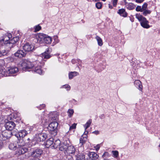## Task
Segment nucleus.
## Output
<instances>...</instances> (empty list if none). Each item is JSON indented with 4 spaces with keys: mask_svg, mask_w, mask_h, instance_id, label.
<instances>
[{
    "mask_svg": "<svg viewBox=\"0 0 160 160\" xmlns=\"http://www.w3.org/2000/svg\"><path fill=\"white\" fill-rule=\"evenodd\" d=\"M12 35L10 33L7 32L0 38V44L5 45L8 49H11L15 46V44L19 40V37L17 36L10 39Z\"/></svg>",
    "mask_w": 160,
    "mask_h": 160,
    "instance_id": "1",
    "label": "nucleus"
},
{
    "mask_svg": "<svg viewBox=\"0 0 160 160\" xmlns=\"http://www.w3.org/2000/svg\"><path fill=\"white\" fill-rule=\"evenodd\" d=\"M43 153L42 149L36 148L31 150L30 152V156L33 158L31 160H40L41 155Z\"/></svg>",
    "mask_w": 160,
    "mask_h": 160,
    "instance_id": "2",
    "label": "nucleus"
},
{
    "mask_svg": "<svg viewBox=\"0 0 160 160\" xmlns=\"http://www.w3.org/2000/svg\"><path fill=\"white\" fill-rule=\"evenodd\" d=\"M136 18L140 22L141 26L144 28H148L150 26L148 24L149 22L147 20L146 18L143 17L140 14H136Z\"/></svg>",
    "mask_w": 160,
    "mask_h": 160,
    "instance_id": "3",
    "label": "nucleus"
},
{
    "mask_svg": "<svg viewBox=\"0 0 160 160\" xmlns=\"http://www.w3.org/2000/svg\"><path fill=\"white\" fill-rule=\"evenodd\" d=\"M58 125L57 122H51L48 127V131L53 136H55L57 134Z\"/></svg>",
    "mask_w": 160,
    "mask_h": 160,
    "instance_id": "4",
    "label": "nucleus"
},
{
    "mask_svg": "<svg viewBox=\"0 0 160 160\" xmlns=\"http://www.w3.org/2000/svg\"><path fill=\"white\" fill-rule=\"evenodd\" d=\"M33 66V64L31 62L27 60L22 61L20 64V68L24 71H27L28 69L32 68Z\"/></svg>",
    "mask_w": 160,
    "mask_h": 160,
    "instance_id": "5",
    "label": "nucleus"
},
{
    "mask_svg": "<svg viewBox=\"0 0 160 160\" xmlns=\"http://www.w3.org/2000/svg\"><path fill=\"white\" fill-rule=\"evenodd\" d=\"M12 135V132L9 131H3L0 135V140L1 141L6 140L11 137Z\"/></svg>",
    "mask_w": 160,
    "mask_h": 160,
    "instance_id": "6",
    "label": "nucleus"
},
{
    "mask_svg": "<svg viewBox=\"0 0 160 160\" xmlns=\"http://www.w3.org/2000/svg\"><path fill=\"white\" fill-rule=\"evenodd\" d=\"M5 127L6 129L10 131L13 129L15 127L16 124L12 121H9L7 119L5 120Z\"/></svg>",
    "mask_w": 160,
    "mask_h": 160,
    "instance_id": "7",
    "label": "nucleus"
},
{
    "mask_svg": "<svg viewBox=\"0 0 160 160\" xmlns=\"http://www.w3.org/2000/svg\"><path fill=\"white\" fill-rule=\"evenodd\" d=\"M48 135L47 133H41L36 135V140L38 142H42L48 137Z\"/></svg>",
    "mask_w": 160,
    "mask_h": 160,
    "instance_id": "8",
    "label": "nucleus"
},
{
    "mask_svg": "<svg viewBox=\"0 0 160 160\" xmlns=\"http://www.w3.org/2000/svg\"><path fill=\"white\" fill-rule=\"evenodd\" d=\"M76 151V149L74 146L71 145L68 146L65 154L72 157L75 155Z\"/></svg>",
    "mask_w": 160,
    "mask_h": 160,
    "instance_id": "9",
    "label": "nucleus"
},
{
    "mask_svg": "<svg viewBox=\"0 0 160 160\" xmlns=\"http://www.w3.org/2000/svg\"><path fill=\"white\" fill-rule=\"evenodd\" d=\"M18 149L16 151L15 154L17 156L23 154L28 151V149L23 147H18Z\"/></svg>",
    "mask_w": 160,
    "mask_h": 160,
    "instance_id": "10",
    "label": "nucleus"
},
{
    "mask_svg": "<svg viewBox=\"0 0 160 160\" xmlns=\"http://www.w3.org/2000/svg\"><path fill=\"white\" fill-rule=\"evenodd\" d=\"M51 51V49L50 48H48L46 49V51L42 53L41 55L42 58L44 59H49L51 56L50 54V53Z\"/></svg>",
    "mask_w": 160,
    "mask_h": 160,
    "instance_id": "11",
    "label": "nucleus"
},
{
    "mask_svg": "<svg viewBox=\"0 0 160 160\" xmlns=\"http://www.w3.org/2000/svg\"><path fill=\"white\" fill-rule=\"evenodd\" d=\"M18 68L17 67H10L8 68L7 70L8 72V76L9 74H13L18 71Z\"/></svg>",
    "mask_w": 160,
    "mask_h": 160,
    "instance_id": "12",
    "label": "nucleus"
},
{
    "mask_svg": "<svg viewBox=\"0 0 160 160\" xmlns=\"http://www.w3.org/2000/svg\"><path fill=\"white\" fill-rule=\"evenodd\" d=\"M68 146L69 144L65 141L60 144L59 146V149L60 151H64L65 153L67 150Z\"/></svg>",
    "mask_w": 160,
    "mask_h": 160,
    "instance_id": "13",
    "label": "nucleus"
},
{
    "mask_svg": "<svg viewBox=\"0 0 160 160\" xmlns=\"http://www.w3.org/2000/svg\"><path fill=\"white\" fill-rule=\"evenodd\" d=\"M123 3L125 7L129 10H132L134 9L135 6L132 3H128L126 2V0H123Z\"/></svg>",
    "mask_w": 160,
    "mask_h": 160,
    "instance_id": "14",
    "label": "nucleus"
},
{
    "mask_svg": "<svg viewBox=\"0 0 160 160\" xmlns=\"http://www.w3.org/2000/svg\"><path fill=\"white\" fill-rule=\"evenodd\" d=\"M23 50L26 52L32 51L34 48L33 46L28 43L25 44L23 47Z\"/></svg>",
    "mask_w": 160,
    "mask_h": 160,
    "instance_id": "15",
    "label": "nucleus"
},
{
    "mask_svg": "<svg viewBox=\"0 0 160 160\" xmlns=\"http://www.w3.org/2000/svg\"><path fill=\"white\" fill-rule=\"evenodd\" d=\"M44 36L45 34L43 33H39L36 36V39L37 40V42L40 43L44 41Z\"/></svg>",
    "mask_w": 160,
    "mask_h": 160,
    "instance_id": "16",
    "label": "nucleus"
},
{
    "mask_svg": "<svg viewBox=\"0 0 160 160\" xmlns=\"http://www.w3.org/2000/svg\"><path fill=\"white\" fill-rule=\"evenodd\" d=\"M48 116L52 120H57L58 118V115L56 112H51L48 114Z\"/></svg>",
    "mask_w": 160,
    "mask_h": 160,
    "instance_id": "17",
    "label": "nucleus"
},
{
    "mask_svg": "<svg viewBox=\"0 0 160 160\" xmlns=\"http://www.w3.org/2000/svg\"><path fill=\"white\" fill-rule=\"evenodd\" d=\"M26 54V53L22 50H18L14 54L16 57L21 58L25 56Z\"/></svg>",
    "mask_w": 160,
    "mask_h": 160,
    "instance_id": "18",
    "label": "nucleus"
},
{
    "mask_svg": "<svg viewBox=\"0 0 160 160\" xmlns=\"http://www.w3.org/2000/svg\"><path fill=\"white\" fill-rule=\"evenodd\" d=\"M134 84L136 87L138 88L140 91H142V86L141 82L138 80H135L134 82Z\"/></svg>",
    "mask_w": 160,
    "mask_h": 160,
    "instance_id": "19",
    "label": "nucleus"
},
{
    "mask_svg": "<svg viewBox=\"0 0 160 160\" xmlns=\"http://www.w3.org/2000/svg\"><path fill=\"white\" fill-rule=\"evenodd\" d=\"M88 156L92 160H96L98 158V155L96 153L93 152H90Z\"/></svg>",
    "mask_w": 160,
    "mask_h": 160,
    "instance_id": "20",
    "label": "nucleus"
},
{
    "mask_svg": "<svg viewBox=\"0 0 160 160\" xmlns=\"http://www.w3.org/2000/svg\"><path fill=\"white\" fill-rule=\"evenodd\" d=\"M0 76H8V72L3 67H0Z\"/></svg>",
    "mask_w": 160,
    "mask_h": 160,
    "instance_id": "21",
    "label": "nucleus"
},
{
    "mask_svg": "<svg viewBox=\"0 0 160 160\" xmlns=\"http://www.w3.org/2000/svg\"><path fill=\"white\" fill-rule=\"evenodd\" d=\"M118 13L121 16L126 17L127 16V13L124 9L122 8L118 10Z\"/></svg>",
    "mask_w": 160,
    "mask_h": 160,
    "instance_id": "22",
    "label": "nucleus"
},
{
    "mask_svg": "<svg viewBox=\"0 0 160 160\" xmlns=\"http://www.w3.org/2000/svg\"><path fill=\"white\" fill-rule=\"evenodd\" d=\"M52 41V38H51L45 34V36H44L43 42L46 44H50L51 43Z\"/></svg>",
    "mask_w": 160,
    "mask_h": 160,
    "instance_id": "23",
    "label": "nucleus"
},
{
    "mask_svg": "<svg viewBox=\"0 0 160 160\" xmlns=\"http://www.w3.org/2000/svg\"><path fill=\"white\" fill-rule=\"evenodd\" d=\"M28 133V132L26 130H23L20 131L18 133V135L20 138H23L27 135Z\"/></svg>",
    "mask_w": 160,
    "mask_h": 160,
    "instance_id": "24",
    "label": "nucleus"
},
{
    "mask_svg": "<svg viewBox=\"0 0 160 160\" xmlns=\"http://www.w3.org/2000/svg\"><path fill=\"white\" fill-rule=\"evenodd\" d=\"M87 136L86 134L83 135L80 139V143L82 146L84 143H85L87 140Z\"/></svg>",
    "mask_w": 160,
    "mask_h": 160,
    "instance_id": "25",
    "label": "nucleus"
},
{
    "mask_svg": "<svg viewBox=\"0 0 160 160\" xmlns=\"http://www.w3.org/2000/svg\"><path fill=\"white\" fill-rule=\"evenodd\" d=\"M79 75V73L77 72H71L68 74V77L69 79H71Z\"/></svg>",
    "mask_w": 160,
    "mask_h": 160,
    "instance_id": "26",
    "label": "nucleus"
},
{
    "mask_svg": "<svg viewBox=\"0 0 160 160\" xmlns=\"http://www.w3.org/2000/svg\"><path fill=\"white\" fill-rule=\"evenodd\" d=\"M17 144L18 147H23L25 145V143L22 138H20L18 141L17 143Z\"/></svg>",
    "mask_w": 160,
    "mask_h": 160,
    "instance_id": "27",
    "label": "nucleus"
},
{
    "mask_svg": "<svg viewBox=\"0 0 160 160\" xmlns=\"http://www.w3.org/2000/svg\"><path fill=\"white\" fill-rule=\"evenodd\" d=\"M9 148L12 150H16L18 148L17 143H11L9 145Z\"/></svg>",
    "mask_w": 160,
    "mask_h": 160,
    "instance_id": "28",
    "label": "nucleus"
},
{
    "mask_svg": "<svg viewBox=\"0 0 160 160\" xmlns=\"http://www.w3.org/2000/svg\"><path fill=\"white\" fill-rule=\"evenodd\" d=\"M54 143L53 139L52 138H50L47 140L46 142V146L47 147H48L53 144Z\"/></svg>",
    "mask_w": 160,
    "mask_h": 160,
    "instance_id": "29",
    "label": "nucleus"
},
{
    "mask_svg": "<svg viewBox=\"0 0 160 160\" xmlns=\"http://www.w3.org/2000/svg\"><path fill=\"white\" fill-rule=\"evenodd\" d=\"M76 160H85L84 155L82 154H79L78 155H75Z\"/></svg>",
    "mask_w": 160,
    "mask_h": 160,
    "instance_id": "30",
    "label": "nucleus"
},
{
    "mask_svg": "<svg viewBox=\"0 0 160 160\" xmlns=\"http://www.w3.org/2000/svg\"><path fill=\"white\" fill-rule=\"evenodd\" d=\"M95 39H96L98 42V45L100 46H102L103 45V42L102 39L98 36H97L96 37Z\"/></svg>",
    "mask_w": 160,
    "mask_h": 160,
    "instance_id": "31",
    "label": "nucleus"
},
{
    "mask_svg": "<svg viewBox=\"0 0 160 160\" xmlns=\"http://www.w3.org/2000/svg\"><path fill=\"white\" fill-rule=\"evenodd\" d=\"M34 72L40 74H42V72L41 69V67L40 66L36 67L35 68Z\"/></svg>",
    "mask_w": 160,
    "mask_h": 160,
    "instance_id": "32",
    "label": "nucleus"
},
{
    "mask_svg": "<svg viewBox=\"0 0 160 160\" xmlns=\"http://www.w3.org/2000/svg\"><path fill=\"white\" fill-rule=\"evenodd\" d=\"M92 119H90L84 125V127L85 130L90 126L92 123Z\"/></svg>",
    "mask_w": 160,
    "mask_h": 160,
    "instance_id": "33",
    "label": "nucleus"
},
{
    "mask_svg": "<svg viewBox=\"0 0 160 160\" xmlns=\"http://www.w3.org/2000/svg\"><path fill=\"white\" fill-rule=\"evenodd\" d=\"M143 14L145 16H146L148 14H149L151 13V11L150 10L146 9L143 11Z\"/></svg>",
    "mask_w": 160,
    "mask_h": 160,
    "instance_id": "34",
    "label": "nucleus"
},
{
    "mask_svg": "<svg viewBox=\"0 0 160 160\" xmlns=\"http://www.w3.org/2000/svg\"><path fill=\"white\" fill-rule=\"evenodd\" d=\"M67 112L68 114V116L69 117H71L73 114L74 111H73V109H69L68 110Z\"/></svg>",
    "mask_w": 160,
    "mask_h": 160,
    "instance_id": "35",
    "label": "nucleus"
},
{
    "mask_svg": "<svg viewBox=\"0 0 160 160\" xmlns=\"http://www.w3.org/2000/svg\"><path fill=\"white\" fill-rule=\"evenodd\" d=\"M60 141L59 140H57L55 141V142L54 143V145H53V147L54 148H56L58 145H59L60 144Z\"/></svg>",
    "mask_w": 160,
    "mask_h": 160,
    "instance_id": "36",
    "label": "nucleus"
},
{
    "mask_svg": "<svg viewBox=\"0 0 160 160\" xmlns=\"http://www.w3.org/2000/svg\"><path fill=\"white\" fill-rule=\"evenodd\" d=\"M53 39L54 40V42L55 44L58 43L59 42V40L58 39V37L57 36H55L53 37Z\"/></svg>",
    "mask_w": 160,
    "mask_h": 160,
    "instance_id": "37",
    "label": "nucleus"
},
{
    "mask_svg": "<svg viewBox=\"0 0 160 160\" xmlns=\"http://www.w3.org/2000/svg\"><path fill=\"white\" fill-rule=\"evenodd\" d=\"M41 29V27L39 25L36 26L34 27V32H37L39 31Z\"/></svg>",
    "mask_w": 160,
    "mask_h": 160,
    "instance_id": "38",
    "label": "nucleus"
},
{
    "mask_svg": "<svg viewBox=\"0 0 160 160\" xmlns=\"http://www.w3.org/2000/svg\"><path fill=\"white\" fill-rule=\"evenodd\" d=\"M113 155L115 158H117L118 156V151H115L112 152Z\"/></svg>",
    "mask_w": 160,
    "mask_h": 160,
    "instance_id": "39",
    "label": "nucleus"
},
{
    "mask_svg": "<svg viewBox=\"0 0 160 160\" xmlns=\"http://www.w3.org/2000/svg\"><path fill=\"white\" fill-rule=\"evenodd\" d=\"M148 6V4L146 3H144L141 7L142 11L146 9Z\"/></svg>",
    "mask_w": 160,
    "mask_h": 160,
    "instance_id": "40",
    "label": "nucleus"
},
{
    "mask_svg": "<svg viewBox=\"0 0 160 160\" xmlns=\"http://www.w3.org/2000/svg\"><path fill=\"white\" fill-rule=\"evenodd\" d=\"M96 6L98 9H100L102 7V4L100 2H98L96 4Z\"/></svg>",
    "mask_w": 160,
    "mask_h": 160,
    "instance_id": "41",
    "label": "nucleus"
},
{
    "mask_svg": "<svg viewBox=\"0 0 160 160\" xmlns=\"http://www.w3.org/2000/svg\"><path fill=\"white\" fill-rule=\"evenodd\" d=\"M62 88H66L68 91L70 90L71 88L70 86L68 85H63L62 86Z\"/></svg>",
    "mask_w": 160,
    "mask_h": 160,
    "instance_id": "42",
    "label": "nucleus"
},
{
    "mask_svg": "<svg viewBox=\"0 0 160 160\" xmlns=\"http://www.w3.org/2000/svg\"><path fill=\"white\" fill-rule=\"evenodd\" d=\"M136 10L138 12H142V9L141 7L139 6H138L136 8Z\"/></svg>",
    "mask_w": 160,
    "mask_h": 160,
    "instance_id": "43",
    "label": "nucleus"
},
{
    "mask_svg": "<svg viewBox=\"0 0 160 160\" xmlns=\"http://www.w3.org/2000/svg\"><path fill=\"white\" fill-rule=\"evenodd\" d=\"M108 153L107 152H105L102 155V157L103 159L106 158L108 157Z\"/></svg>",
    "mask_w": 160,
    "mask_h": 160,
    "instance_id": "44",
    "label": "nucleus"
},
{
    "mask_svg": "<svg viewBox=\"0 0 160 160\" xmlns=\"http://www.w3.org/2000/svg\"><path fill=\"white\" fill-rule=\"evenodd\" d=\"M76 124L75 123L73 124L70 127V129H75L76 128Z\"/></svg>",
    "mask_w": 160,
    "mask_h": 160,
    "instance_id": "45",
    "label": "nucleus"
},
{
    "mask_svg": "<svg viewBox=\"0 0 160 160\" xmlns=\"http://www.w3.org/2000/svg\"><path fill=\"white\" fill-rule=\"evenodd\" d=\"M118 0H113L112 4L114 6H116L117 4Z\"/></svg>",
    "mask_w": 160,
    "mask_h": 160,
    "instance_id": "46",
    "label": "nucleus"
},
{
    "mask_svg": "<svg viewBox=\"0 0 160 160\" xmlns=\"http://www.w3.org/2000/svg\"><path fill=\"white\" fill-rule=\"evenodd\" d=\"M94 148L96 149V150H98L100 148V145L99 144H98L97 146H95Z\"/></svg>",
    "mask_w": 160,
    "mask_h": 160,
    "instance_id": "47",
    "label": "nucleus"
},
{
    "mask_svg": "<svg viewBox=\"0 0 160 160\" xmlns=\"http://www.w3.org/2000/svg\"><path fill=\"white\" fill-rule=\"evenodd\" d=\"M45 107V104H42V105H41L40 106V107L39 108V109L40 110L42 108H44V107Z\"/></svg>",
    "mask_w": 160,
    "mask_h": 160,
    "instance_id": "48",
    "label": "nucleus"
},
{
    "mask_svg": "<svg viewBox=\"0 0 160 160\" xmlns=\"http://www.w3.org/2000/svg\"><path fill=\"white\" fill-rule=\"evenodd\" d=\"M144 0H135L136 2L139 3H141Z\"/></svg>",
    "mask_w": 160,
    "mask_h": 160,
    "instance_id": "49",
    "label": "nucleus"
},
{
    "mask_svg": "<svg viewBox=\"0 0 160 160\" xmlns=\"http://www.w3.org/2000/svg\"><path fill=\"white\" fill-rule=\"evenodd\" d=\"M3 145V142L2 141H0V149L2 147Z\"/></svg>",
    "mask_w": 160,
    "mask_h": 160,
    "instance_id": "50",
    "label": "nucleus"
},
{
    "mask_svg": "<svg viewBox=\"0 0 160 160\" xmlns=\"http://www.w3.org/2000/svg\"><path fill=\"white\" fill-rule=\"evenodd\" d=\"M93 133L95 134L96 135H98L99 134V132L98 131H95L92 132Z\"/></svg>",
    "mask_w": 160,
    "mask_h": 160,
    "instance_id": "51",
    "label": "nucleus"
},
{
    "mask_svg": "<svg viewBox=\"0 0 160 160\" xmlns=\"http://www.w3.org/2000/svg\"><path fill=\"white\" fill-rule=\"evenodd\" d=\"M99 118L101 119H103L104 118V114H102V115H101L100 116H99Z\"/></svg>",
    "mask_w": 160,
    "mask_h": 160,
    "instance_id": "52",
    "label": "nucleus"
},
{
    "mask_svg": "<svg viewBox=\"0 0 160 160\" xmlns=\"http://www.w3.org/2000/svg\"><path fill=\"white\" fill-rule=\"evenodd\" d=\"M72 62L73 63H74V60H72Z\"/></svg>",
    "mask_w": 160,
    "mask_h": 160,
    "instance_id": "53",
    "label": "nucleus"
},
{
    "mask_svg": "<svg viewBox=\"0 0 160 160\" xmlns=\"http://www.w3.org/2000/svg\"><path fill=\"white\" fill-rule=\"evenodd\" d=\"M2 55V53H1V52L0 51V57Z\"/></svg>",
    "mask_w": 160,
    "mask_h": 160,
    "instance_id": "54",
    "label": "nucleus"
},
{
    "mask_svg": "<svg viewBox=\"0 0 160 160\" xmlns=\"http://www.w3.org/2000/svg\"><path fill=\"white\" fill-rule=\"evenodd\" d=\"M103 160H109V159L107 158H104Z\"/></svg>",
    "mask_w": 160,
    "mask_h": 160,
    "instance_id": "55",
    "label": "nucleus"
},
{
    "mask_svg": "<svg viewBox=\"0 0 160 160\" xmlns=\"http://www.w3.org/2000/svg\"><path fill=\"white\" fill-rule=\"evenodd\" d=\"M78 60V61L79 62L80 61V62H81V61L79 59H78L77 60Z\"/></svg>",
    "mask_w": 160,
    "mask_h": 160,
    "instance_id": "56",
    "label": "nucleus"
},
{
    "mask_svg": "<svg viewBox=\"0 0 160 160\" xmlns=\"http://www.w3.org/2000/svg\"><path fill=\"white\" fill-rule=\"evenodd\" d=\"M103 1H106V0H102Z\"/></svg>",
    "mask_w": 160,
    "mask_h": 160,
    "instance_id": "57",
    "label": "nucleus"
},
{
    "mask_svg": "<svg viewBox=\"0 0 160 160\" xmlns=\"http://www.w3.org/2000/svg\"><path fill=\"white\" fill-rule=\"evenodd\" d=\"M82 22H83V23H84V21H83L82 20Z\"/></svg>",
    "mask_w": 160,
    "mask_h": 160,
    "instance_id": "58",
    "label": "nucleus"
}]
</instances>
